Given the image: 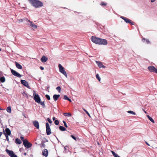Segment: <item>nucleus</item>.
Returning <instances> with one entry per match:
<instances>
[{"mask_svg":"<svg viewBox=\"0 0 157 157\" xmlns=\"http://www.w3.org/2000/svg\"><path fill=\"white\" fill-rule=\"evenodd\" d=\"M91 40L94 43L99 45H106L107 44L106 40L98 38L94 36H92Z\"/></svg>","mask_w":157,"mask_h":157,"instance_id":"1","label":"nucleus"},{"mask_svg":"<svg viewBox=\"0 0 157 157\" xmlns=\"http://www.w3.org/2000/svg\"><path fill=\"white\" fill-rule=\"evenodd\" d=\"M31 5L35 8H39L43 6V3L37 0H28Z\"/></svg>","mask_w":157,"mask_h":157,"instance_id":"2","label":"nucleus"},{"mask_svg":"<svg viewBox=\"0 0 157 157\" xmlns=\"http://www.w3.org/2000/svg\"><path fill=\"white\" fill-rule=\"evenodd\" d=\"M34 99L36 102L39 103L40 101V98L38 94H36L35 91H33Z\"/></svg>","mask_w":157,"mask_h":157,"instance_id":"3","label":"nucleus"},{"mask_svg":"<svg viewBox=\"0 0 157 157\" xmlns=\"http://www.w3.org/2000/svg\"><path fill=\"white\" fill-rule=\"evenodd\" d=\"M59 68L60 72L65 75L66 77H67V73L65 71L64 68L60 64L59 65Z\"/></svg>","mask_w":157,"mask_h":157,"instance_id":"4","label":"nucleus"},{"mask_svg":"<svg viewBox=\"0 0 157 157\" xmlns=\"http://www.w3.org/2000/svg\"><path fill=\"white\" fill-rule=\"evenodd\" d=\"M6 151L11 157H17V156L14 154L13 151L6 149Z\"/></svg>","mask_w":157,"mask_h":157,"instance_id":"5","label":"nucleus"},{"mask_svg":"<svg viewBox=\"0 0 157 157\" xmlns=\"http://www.w3.org/2000/svg\"><path fill=\"white\" fill-rule=\"evenodd\" d=\"M46 128L47 134V135H50L51 133V131L49 124L47 122L46 124Z\"/></svg>","mask_w":157,"mask_h":157,"instance_id":"6","label":"nucleus"},{"mask_svg":"<svg viewBox=\"0 0 157 157\" xmlns=\"http://www.w3.org/2000/svg\"><path fill=\"white\" fill-rule=\"evenodd\" d=\"M23 143L24 146L27 148H29L32 146V144L29 143L27 140H25L24 141Z\"/></svg>","mask_w":157,"mask_h":157,"instance_id":"7","label":"nucleus"},{"mask_svg":"<svg viewBox=\"0 0 157 157\" xmlns=\"http://www.w3.org/2000/svg\"><path fill=\"white\" fill-rule=\"evenodd\" d=\"M11 72L12 73V74L14 76H16L17 77L20 78L21 77V75L18 73V72H17L16 71L13 70L11 69Z\"/></svg>","mask_w":157,"mask_h":157,"instance_id":"8","label":"nucleus"},{"mask_svg":"<svg viewBox=\"0 0 157 157\" xmlns=\"http://www.w3.org/2000/svg\"><path fill=\"white\" fill-rule=\"evenodd\" d=\"M148 69L149 71L151 72H156L157 69L154 67L152 66H149L148 67Z\"/></svg>","mask_w":157,"mask_h":157,"instance_id":"9","label":"nucleus"},{"mask_svg":"<svg viewBox=\"0 0 157 157\" xmlns=\"http://www.w3.org/2000/svg\"><path fill=\"white\" fill-rule=\"evenodd\" d=\"M21 83L24 86H26L27 88H29L30 86L28 82L25 80H21Z\"/></svg>","mask_w":157,"mask_h":157,"instance_id":"10","label":"nucleus"},{"mask_svg":"<svg viewBox=\"0 0 157 157\" xmlns=\"http://www.w3.org/2000/svg\"><path fill=\"white\" fill-rule=\"evenodd\" d=\"M121 18L123 19L126 23H130L132 24L133 25V22L131 21L129 19L122 16L121 17Z\"/></svg>","mask_w":157,"mask_h":157,"instance_id":"11","label":"nucleus"},{"mask_svg":"<svg viewBox=\"0 0 157 157\" xmlns=\"http://www.w3.org/2000/svg\"><path fill=\"white\" fill-rule=\"evenodd\" d=\"M26 19V21L29 22V24H28L29 25H30L33 28H34V29L37 28V26L36 25H35V24H34L33 23V22L30 21L29 20H28L27 19Z\"/></svg>","mask_w":157,"mask_h":157,"instance_id":"12","label":"nucleus"},{"mask_svg":"<svg viewBox=\"0 0 157 157\" xmlns=\"http://www.w3.org/2000/svg\"><path fill=\"white\" fill-rule=\"evenodd\" d=\"M33 124L34 126L37 129H39V122L36 121H33Z\"/></svg>","mask_w":157,"mask_h":157,"instance_id":"13","label":"nucleus"},{"mask_svg":"<svg viewBox=\"0 0 157 157\" xmlns=\"http://www.w3.org/2000/svg\"><path fill=\"white\" fill-rule=\"evenodd\" d=\"M96 63L98 66L99 68H105V67L102 63L101 62L99 61H96Z\"/></svg>","mask_w":157,"mask_h":157,"instance_id":"14","label":"nucleus"},{"mask_svg":"<svg viewBox=\"0 0 157 157\" xmlns=\"http://www.w3.org/2000/svg\"><path fill=\"white\" fill-rule=\"evenodd\" d=\"M42 155L45 157L48 156V151L47 149H45L42 151Z\"/></svg>","mask_w":157,"mask_h":157,"instance_id":"15","label":"nucleus"},{"mask_svg":"<svg viewBox=\"0 0 157 157\" xmlns=\"http://www.w3.org/2000/svg\"><path fill=\"white\" fill-rule=\"evenodd\" d=\"M48 59V58L44 56H43L40 59L41 61L43 63L46 62Z\"/></svg>","mask_w":157,"mask_h":157,"instance_id":"16","label":"nucleus"},{"mask_svg":"<svg viewBox=\"0 0 157 157\" xmlns=\"http://www.w3.org/2000/svg\"><path fill=\"white\" fill-rule=\"evenodd\" d=\"M15 64L16 67L18 69H22V67L21 65L19 64L17 62H15Z\"/></svg>","mask_w":157,"mask_h":157,"instance_id":"17","label":"nucleus"},{"mask_svg":"<svg viewBox=\"0 0 157 157\" xmlns=\"http://www.w3.org/2000/svg\"><path fill=\"white\" fill-rule=\"evenodd\" d=\"M59 97H60V95L59 94H58V95L54 94L53 95V98L54 100L55 101H56L57 100V99L59 98Z\"/></svg>","mask_w":157,"mask_h":157,"instance_id":"18","label":"nucleus"},{"mask_svg":"<svg viewBox=\"0 0 157 157\" xmlns=\"http://www.w3.org/2000/svg\"><path fill=\"white\" fill-rule=\"evenodd\" d=\"M6 132L7 134L6 135H10L11 134V132L10 129L8 128H7L6 129Z\"/></svg>","mask_w":157,"mask_h":157,"instance_id":"19","label":"nucleus"},{"mask_svg":"<svg viewBox=\"0 0 157 157\" xmlns=\"http://www.w3.org/2000/svg\"><path fill=\"white\" fill-rule=\"evenodd\" d=\"M15 143L17 144H20L21 143V142L19 139L17 138L15 140Z\"/></svg>","mask_w":157,"mask_h":157,"instance_id":"20","label":"nucleus"},{"mask_svg":"<svg viewBox=\"0 0 157 157\" xmlns=\"http://www.w3.org/2000/svg\"><path fill=\"white\" fill-rule=\"evenodd\" d=\"M147 117L149 119L152 123H154L155 122V121L154 120H153V119L149 115H147Z\"/></svg>","mask_w":157,"mask_h":157,"instance_id":"21","label":"nucleus"},{"mask_svg":"<svg viewBox=\"0 0 157 157\" xmlns=\"http://www.w3.org/2000/svg\"><path fill=\"white\" fill-rule=\"evenodd\" d=\"M0 81L2 82H4L5 81V78L4 77H2L0 78Z\"/></svg>","mask_w":157,"mask_h":157,"instance_id":"22","label":"nucleus"},{"mask_svg":"<svg viewBox=\"0 0 157 157\" xmlns=\"http://www.w3.org/2000/svg\"><path fill=\"white\" fill-rule=\"evenodd\" d=\"M59 129L61 131H64L66 130V128L62 126H60L59 127Z\"/></svg>","mask_w":157,"mask_h":157,"instance_id":"23","label":"nucleus"},{"mask_svg":"<svg viewBox=\"0 0 157 157\" xmlns=\"http://www.w3.org/2000/svg\"><path fill=\"white\" fill-rule=\"evenodd\" d=\"M111 152L112 153V154H113V155L115 157H118L119 156H118V155L117 154L115 153L114 151H111Z\"/></svg>","mask_w":157,"mask_h":157,"instance_id":"24","label":"nucleus"},{"mask_svg":"<svg viewBox=\"0 0 157 157\" xmlns=\"http://www.w3.org/2000/svg\"><path fill=\"white\" fill-rule=\"evenodd\" d=\"M6 110L7 112L10 113L11 112V107L10 106L8 107L7 108Z\"/></svg>","mask_w":157,"mask_h":157,"instance_id":"25","label":"nucleus"},{"mask_svg":"<svg viewBox=\"0 0 157 157\" xmlns=\"http://www.w3.org/2000/svg\"><path fill=\"white\" fill-rule=\"evenodd\" d=\"M39 103H40L43 106V107L44 108H45V104H44V101L41 102L40 101V102Z\"/></svg>","mask_w":157,"mask_h":157,"instance_id":"26","label":"nucleus"},{"mask_svg":"<svg viewBox=\"0 0 157 157\" xmlns=\"http://www.w3.org/2000/svg\"><path fill=\"white\" fill-rule=\"evenodd\" d=\"M127 113H129L132 114L134 115H135L136 114L135 112H134L133 111H132L131 110L128 111H127Z\"/></svg>","mask_w":157,"mask_h":157,"instance_id":"27","label":"nucleus"},{"mask_svg":"<svg viewBox=\"0 0 157 157\" xmlns=\"http://www.w3.org/2000/svg\"><path fill=\"white\" fill-rule=\"evenodd\" d=\"M96 77L97 78L98 80V81L100 82L101 81V78L100 77V76L98 74H96Z\"/></svg>","mask_w":157,"mask_h":157,"instance_id":"28","label":"nucleus"},{"mask_svg":"<svg viewBox=\"0 0 157 157\" xmlns=\"http://www.w3.org/2000/svg\"><path fill=\"white\" fill-rule=\"evenodd\" d=\"M63 114L64 115V116H68V117H70L71 116V114L70 113H64Z\"/></svg>","mask_w":157,"mask_h":157,"instance_id":"29","label":"nucleus"},{"mask_svg":"<svg viewBox=\"0 0 157 157\" xmlns=\"http://www.w3.org/2000/svg\"><path fill=\"white\" fill-rule=\"evenodd\" d=\"M143 42H145V41L146 40V43L147 44H148L150 43V42L148 40H146V39H145L144 38H143Z\"/></svg>","mask_w":157,"mask_h":157,"instance_id":"30","label":"nucleus"},{"mask_svg":"<svg viewBox=\"0 0 157 157\" xmlns=\"http://www.w3.org/2000/svg\"><path fill=\"white\" fill-rule=\"evenodd\" d=\"M83 110L90 117V115L89 113L85 109L83 108Z\"/></svg>","mask_w":157,"mask_h":157,"instance_id":"31","label":"nucleus"},{"mask_svg":"<svg viewBox=\"0 0 157 157\" xmlns=\"http://www.w3.org/2000/svg\"><path fill=\"white\" fill-rule=\"evenodd\" d=\"M56 89L58 91L59 93L60 92L61 87L60 86H58L56 88Z\"/></svg>","mask_w":157,"mask_h":157,"instance_id":"32","label":"nucleus"},{"mask_svg":"<svg viewBox=\"0 0 157 157\" xmlns=\"http://www.w3.org/2000/svg\"><path fill=\"white\" fill-rule=\"evenodd\" d=\"M59 121L58 120H56L55 121V124L56 125H58L59 124Z\"/></svg>","mask_w":157,"mask_h":157,"instance_id":"33","label":"nucleus"},{"mask_svg":"<svg viewBox=\"0 0 157 157\" xmlns=\"http://www.w3.org/2000/svg\"><path fill=\"white\" fill-rule=\"evenodd\" d=\"M45 97H46V98L48 100H50V97L49 96L48 94H46L45 95Z\"/></svg>","mask_w":157,"mask_h":157,"instance_id":"34","label":"nucleus"},{"mask_svg":"<svg viewBox=\"0 0 157 157\" xmlns=\"http://www.w3.org/2000/svg\"><path fill=\"white\" fill-rule=\"evenodd\" d=\"M47 120L51 124L52 123V121L49 118H48Z\"/></svg>","mask_w":157,"mask_h":157,"instance_id":"35","label":"nucleus"},{"mask_svg":"<svg viewBox=\"0 0 157 157\" xmlns=\"http://www.w3.org/2000/svg\"><path fill=\"white\" fill-rule=\"evenodd\" d=\"M64 99L66 100H68L69 98L67 97V96L66 95H64L63 97Z\"/></svg>","mask_w":157,"mask_h":157,"instance_id":"36","label":"nucleus"},{"mask_svg":"<svg viewBox=\"0 0 157 157\" xmlns=\"http://www.w3.org/2000/svg\"><path fill=\"white\" fill-rule=\"evenodd\" d=\"M63 122L64 124V126L66 127V128H67L68 127L67 126V124L66 123V122L65 121H63Z\"/></svg>","mask_w":157,"mask_h":157,"instance_id":"37","label":"nucleus"},{"mask_svg":"<svg viewBox=\"0 0 157 157\" xmlns=\"http://www.w3.org/2000/svg\"><path fill=\"white\" fill-rule=\"evenodd\" d=\"M71 137L73 139H74L75 140V141H76V138L73 135H71Z\"/></svg>","mask_w":157,"mask_h":157,"instance_id":"38","label":"nucleus"},{"mask_svg":"<svg viewBox=\"0 0 157 157\" xmlns=\"http://www.w3.org/2000/svg\"><path fill=\"white\" fill-rule=\"evenodd\" d=\"M4 134L5 135L6 140L7 141H8L9 140V137H8V136L9 135H6L5 133H4Z\"/></svg>","mask_w":157,"mask_h":157,"instance_id":"39","label":"nucleus"},{"mask_svg":"<svg viewBox=\"0 0 157 157\" xmlns=\"http://www.w3.org/2000/svg\"><path fill=\"white\" fill-rule=\"evenodd\" d=\"M101 5L102 6H106V3L102 2L101 3Z\"/></svg>","mask_w":157,"mask_h":157,"instance_id":"40","label":"nucleus"},{"mask_svg":"<svg viewBox=\"0 0 157 157\" xmlns=\"http://www.w3.org/2000/svg\"><path fill=\"white\" fill-rule=\"evenodd\" d=\"M20 138L23 141V142H24V141L25 140H24V138L22 136H21Z\"/></svg>","mask_w":157,"mask_h":157,"instance_id":"41","label":"nucleus"},{"mask_svg":"<svg viewBox=\"0 0 157 157\" xmlns=\"http://www.w3.org/2000/svg\"><path fill=\"white\" fill-rule=\"evenodd\" d=\"M145 143L148 146H150V144L147 142H145Z\"/></svg>","mask_w":157,"mask_h":157,"instance_id":"42","label":"nucleus"},{"mask_svg":"<svg viewBox=\"0 0 157 157\" xmlns=\"http://www.w3.org/2000/svg\"><path fill=\"white\" fill-rule=\"evenodd\" d=\"M40 69L42 70H44V68L42 67H40Z\"/></svg>","mask_w":157,"mask_h":157,"instance_id":"43","label":"nucleus"},{"mask_svg":"<svg viewBox=\"0 0 157 157\" xmlns=\"http://www.w3.org/2000/svg\"><path fill=\"white\" fill-rule=\"evenodd\" d=\"M156 0H151V2H154Z\"/></svg>","mask_w":157,"mask_h":157,"instance_id":"44","label":"nucleus"},{"mask_svg":"<svg viewBox=\"0 0 157 157\" xmlns=\"http://www.w3.org/2000/svg\"><path fill=\"white\" fill-rule=\"evenodd\" d=\"M67 100L69 101L70 102H71V100L69 98H68V100Z\"/></svg>","mask_w":157,"mask_h":157,"instance_id":"45","label":"nucleus"},{"mask_svg":"<svg viewBox=\"0 0 157 157\" xmlns=\"http://www.w3.org/2000/svg\"><path fill=\"white\" fill-rule=\"evenodd\" d=\"M52 119L53 121L56 120H55V117H53L52 118Z\"/></svg>","mask_w":157,"mask_h":157,"instance_id":"46","label":"nucleus"},{"mask_svg":"<svg viewBox=\"0 0 157 157\" xmlns=\"http://www.w3.org/2000/svg\"><path fill=\"white\" fill-rule=\"evenodd\" d=\"M20 22H22V21H23V20H22V19H21V20H20Z\"/></svg>","mask_w":157,"mask_h":157,"instance_id":"47","label":"nucleus"},{"mask_svg":"<svg viewBox=\"0 0 157 157\" xmlns=\"http://www.w3.org/2000/svg\"><path fill=\"white\" fill-rule=\"evenodd\" d=\"M144 111V112H145V113H147L145 111Z\"/></svg>","mask_w":157,"mask_h":157,"instance_id":"48","label":"nucleus"},{"mask_svg":"<svg viewBox=\"0 0 157 157\" xmlns=\"http://www.w3.org/2000/svg\"><path fill=\"white\" fill-rule=\"evenodd\" d=\"M155 73H157V70H156V72Z\"/></svg>","mask_w":157,"mask_h":157,"instance_id":"49","label":"nucleus"},{"mask_svg":"<svg viewBox=\"0 0 157 157\" xmlns=\"http://www.w3.org/2000/svg\"><path fill=\"white\" fill-rule=\"evenodd\" d=\"M2 109L0 108V110H2Z\"/></svg>","mask_w":157,"mask_h":157,"instance_id":"50","label":"nucleus"},{"mask_svg":"<svg viewBox=\"0 0 157 157\" xmlns=\"http://www.w3.org/2000/svg\"><path fill=\"white\" fill-rule=\"evenodd\" d=\"M1 48H0V51H1Z\"/></svg>","mask_w":157,"mask_h":157,"instance_id":"51","label":"nucleus"},{"mask_svg":"<svg viewBox=\"0 0 157 157\" xmlns=\"http://www.w3.org/2000/svg\"><path fill=\"white\" fill-rule=\"evenodd\" d=\"M118 157H120L119 156Z\"/></svg>","mask_w":157,"mask_h":157,"instance_id":"52","label":"nucleus"}]
</instances>
